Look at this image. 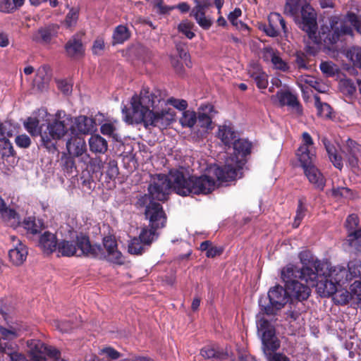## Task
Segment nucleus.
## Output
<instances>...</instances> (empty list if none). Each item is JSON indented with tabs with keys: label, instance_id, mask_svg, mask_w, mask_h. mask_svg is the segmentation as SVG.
I'll use <instances>...</instances> for the list:
<instances>
[{
	"label": "nucleus",
	"instance_id": "obj_36",
	"mask_svg": "<svg viewBox=\"0 0 361 361\" xmlns=\"http://www.w3.org/2000/svg\"><path fill=\"white\" fill-rule=\"evenodd\" d=\"M89 144L91 151L97 153L104 154L108 148L107 142L103 137H90Z\"/></svg>",
	"mask_w": 361,
	"mask_h": 361
},
{
	"label": "nucleus",
	"instance_id": "obj_43",
	"mask_svg": "<svg viewBox=\"0 0 361 361\" xmlns=\"http://www.w3.org/2000/svg\"><path fill=\"white\" fill-rule=\"evenodd\" d=\"M331 195L337 200H341L342 199H348L352 196L351 190L345 187H338L336 188H332Z\"/></svg>",
	"mask_w": 361,
	"mask_h": 361
},
{
	"label": "nucleus",
	"instance_id": "obj_41",
	"mask_svg": "<svg viewBox=\"0 0 361 361\" xmlns=\"http://www.w3.org/2000/svg\"><path fill=\"white\" fill-rule=\"evenodd\" d=\"M347 271L350 281L355 278H361V262L357 259L349 262Z\"/></svg>",
	"mask_w": 361,
	"mask_h": 361
},
{
	"label": "nucleus",
	"instance_id": "obj_20",
	"mask_svg": "<svg viewBox=\"0 0 361 361\" xmlns=\"http://www.w3.org/2000/svg\"><path fill=\"white\" fill-rule=\"evenodd\" d=\"M342 152L345 154L351 168L358 166V154L361 152V145L348 137L345 142L340 145L338 144Z\"/></svg>",
	"mask_w": 361,
	"mask_h": 361
},
{
	"label": "nucleus",
	"instance_id": "obj_21",
	"mask_svg": "<svg viewBox=\"0 0 361 361\" xmlns=\"http://www.w3.org/2000/svg\"><path fill=\"white\" fill-rule=\"evenodd\" d=\"M11 240L13 242L14 247L9 250V259L13 265H21L27 258V249L16 237L12 235Z\"/></svg>",
	"mask_w": 361,
	"mask_h": 361
},
{
	"label": "nucleus",
	"instance_id": "obj_59",
	"mask_svg": "<svg viewBox=\"0 0 361 361\" xmlns=\"http://www.w3.org/2000/svg\"><path fill=\"white\" fill-rule=\"evenodd\" d=\"M347 18L351 25L354 27L357 32L361 33V18L353 12L348 13Z\"/></svg>",
	"mask_w": 361,
	"mask_h": 361
},
{
	"label": "nucleus",
	"instance_id": "obj_5",
	"mask_svg": "<svg viewBox=\"0 0 361 361\" xmlns=\"http://www.w3.org/2000/svg\"><path fill=\"white\" fill-rule=\"evenodd\" d=\"M299 259L302 264V268H298L293 264H288L281 270V279L288 285L292 282H297V279L304 280L307 283L314 286L317 279V271L315 267L321 269L327 268L326 263L317 264V257L309 250H304L300 252Z\"/></svg>",
	"mask_w": 361,
	"mask_h": 361
},
{
	"label": "nucleus",
	"instance_id": "obj_51",
	"mask_svg": "<svg viewBox=\"0 0 361 361\" xmlns=\"http://www.w3.org/2000/svg\"><path fill=\"white\" fill-rule=\"evenodd\" d=\"M86 165H90V169L95 173H100V175H102V169L104 168V164L102 159L99 157L90 158L89 157V161L85 164Z\"/></svg>",
	"mask_w": 361,
	"mask_h": 361
},
{
	"label": "nucleus",
	"instance_id": "obj_49",
	"mask_svg": "<svg viewBox=\"0 0 361 361\" xmlns=\"http://www.w3.org/2000/svg\"><path fill=\"white\" fill-rule=\"evenodd\" d=\"M99 355H104L107 359L115 360L121 357V354L111 347H106L100 349Z\"/></svg>",
	"mask_w": 361,
	"mask_h": 361
},
{
	"label": "nucleus",
	"instance_id": "obj_1",
	"mask_svg": "<svg viewBox=\"0 0 361 361\" xmlns=\"http://www.w3.org/2000/svg\"><path fill=\"white\" fill-rule=\"evenodd\" d=\"M214 188L215 180L208 176L187 177L183 171L171 170L168 176L157 174L152 176L148 191L152 199L164 201L171 189L180 195L186 196L191 193L206 195Z\"/></svg>",
	"mask_w": 361,
	"mask_h": 361
},
{
	"label": "nucleus",
	"instance_id": "obj_19",
	"mask_svg": "<svg viewBox=\"0 0 361 361\" xmlns=\"http://www.w3.org/2000/svg\"><path fill=\"white\" fill-rule=\"evenodd\" d=\"M269 25L264 29L267 35L275 37L280 35L281 30L284 34L288 32L286 21L279 13H271L268 17Z\"/></svg>",
	"mask_w": 361,
	"mask_h": 361
},
{
	"label": "nucleus",
	"instance_id": "obj_27",
	"mask_svg": "<svg viewBox=\"0 0 361 361\" xmlns=\"http://www.w3.org/2000/svg\"><path fill=\"white\" fill-rule=\"evenodd\" d=\"M59 243L56 235L49 231H45L39 239V246L47 254L56 251Z\"/></svg>",
	"mask_w": 361,
	"mask_h": 361
},
{
	"label": "nucleus",
	"instance_id": "obj_30",
	"mask_svg": "<svg viewBox=\"0 0 361 361\" xmlns=\"http://www.w3.org/2000/svg\"><path fill=\"white\" fill-rule=\"evenodd\" d=\"M43 126L39 125V120L37 117L29 116L23 121L24 128L30 135H42Z\"/></svg>",
	"mask_w": 361,
	"mask_h": 361
},
{
	"label": "nucleus",
	"instance_id": "obj_58",
	"mask_svg": "<svg viewBox=\"0 0 361 361\" xmlns=\"http://www.w3.org/2000/svg\"><path fill=\"white\" fill-rule=\"evenodd\" d=\"M252 80L255 82L256 85L259 89L264 90L268 86V75L265 72L257 75L252 78Z\"/></svg>",
	"mask_w": 361,
	"mask_h": 361
},
{
	"label": "nucleus",
	"instance_id": "obj_61",
	"mask_svg": "<svg viewBox=\"0 0 361 361\" xmlns=\"http://www.w3.org/2000/svg\"><path fill=\"white\" fill-rule=\"evenodd\" d=\"M167 103L172 105L174 108L180 111H186L188 107V102L185 99H178L171 97L167 100Z\"/></svg>",
	"mask_w": 361,
	"mask_h": 361
},
{
	"label": "nucleus",
	"instance_id": "obj_25",
	"mask_svg": "<svg viewBox=\"0 0 361 361\" xmlns=\"http://www.w3.org/2000/svg\"><path fill=\"white\" fill-rule=\"evenodd\" d=\"M310 284L305 285L299 281L292 282L288 285L287 290L290 295V298L295 299L298 301L307 300L311 293Z\"/></svg>",
	"mask_w": 361,
	"mask_h": 361
},
{
	"label": "nucleus",
	"instance_id": "obj_26",
	"mask_svg": "<svg viewBox=\"0 0 361 361\" xmlns=\"http://www.w3.org/2000/svg\"><path fill=\"white\" fill-rule=\"evenodd\" d=\"M65 51L68 56L76 58L84 54L85 49L78 35H73L65 44Z\"/></svg>",
	"mask_w": 361,
	"mask_h": 361
},
{
	"label": "nucleus",
	"instance_id": "obj_40",
	"mask_svg": "<svg viewBox=\"0 0 361 361\" xmlns=\"http://www.w3.org/2000/svg\"><path fill=\"white\" fill-rule=\"evenodd\" d=\"M19 328L11 326L9 328L0 327V340H15L20 336Z\"/></svg>",
	"mask_w": 361,
	"mask_h": 361
},
{
	"label": "nucleus",
	"instance_id": "obj_52",
	"mask_svg": "<svg viewBox=\"0 0 361 361\" xmlns=\"http://www.w3.org/2000/svg\"><path fill=\"white\" fill-rule=\"evenodd\" d=\"M295 62L298 69L307 70L308 68L307 56L302 51H297L295 53Z\"/></svg>",
	"mask_w": 361,
	"mask_h": 361
},
{
	"label": "nucleus",
	"instance_id": "obj_60",
	"mask_svg": "<svg viewBox=\"0 0 361 361\" xmlns=\"http://www.w3.org/2000/svg\"><path fill=\"white\" fill-rule=\"evenodd\" d=\"M107 259L117 264H122L124 262L123 255L117 249L107 253Z\"/></svg>",
	"mask_w": 361,
	"mask_h": 361
},
{
	"label": "nucleus",
	"instance_id": "obj_7",
	"mask_svg": "<svg viewBox=\"0 0 361 361\" xmlns=\"http://www.w3.org/2000/svg\"><path fill=\"white\" fill-rule=\"evenodd\" d=\"M56 252L58 256L63 257L97 255V249L91 245L89 238L82 233L77 234L75 241H60Z\"/></svg>",
	"mask_w": 361,
	"mask_h": 361
},
{
	"label": "nucleus",
	"instance_id": "obj_13",
	"mask_svg": "<svg viewBox=\"0 0 361 361\" xmlns=\"http://www.w3.org/2000/svg\"><path fill=\"white\" fill-rule=\"evenodd\" d=\"M69 129L71 135H99L97 134L96 120L87 116L80 115L72 119Z\"/></svg>",
	"mask_w": 361,
	"mask_h": 361
},
{
	"label": "nucleus",
	"instance_id": "obj_47",
	"mask_svg": "<svg viewBox=\"0 0 361 361\" xmlns=\"http://www.w3.org/2000/svg\"><path fill=\"white\" fill-rule=\"evenodd\" d=\"M61 137H41L42 145L49 152H54L57 150L56 145Z\"/></svg>",
	"mask_w": 361,
	"mask_h": 361
},
{
	"label": "nucleus",
	"instance_id": "obj_22",
	"mask_svg": "<svg viewBox=\"0 0 361 361\" xmlns=\"http://www.w3.org/2000/svg\"><path fill=\"white\" fill-rule=\"evenodd\" d=\"M59 27L51 24L39 27L32 35V40L36 43L48 44L58 33Z\"/></svg>",
	"mask_w": 361,
	"mask_h": 361
},
{
	"label": "nucleus",
	"instance_id": "obj_54",
	"mask_svg": "<svg viewBox=\"0 0 361 361\" xmlns=\"http://www.w3.org/2000/svg\"><path fill=\"white\" fill-rule=\"evenodd\" d=\"M216 135H235V130L231 122L226 121L222 126H219V132Z\"/></svg>",
	"mask_w": 361,
	"mask_h": 361
},
{
	"label": "nucleus",
	"instance_id": "obj_31",
	"mask_svg": "<svg viewBox=\"0 0 361 361\" xmlns=\"http://www.w3.org/2000/svg\"><path fill=\"white\" fill-rule=\"evenodd\" d=\"M157 231L149 226H145L141 229L139 236L147 247L158 238L159 233Z\"/></svg>",
	"mask_w": 361,
	"mask_h": 361
},
{
	"label": "nucleus",
	"instance_id": "obj_53",
	"mask_svg": "<svg viewBox=\"0 0 361 361\" xmlns=\"http://www.w3.org/2000/svg\"><path fill=\"white\" fill-rule=\"evenodd\" d=\"M272 64L275 69L281 71L283 72H287L289 70V66L283 59L280 56L279 52L274 58Z\"/></svg>",
	"mask_w": 361,
	"mask_h": 361
},
{
	"label": "nucleus",
	"instance_id": "obj_42",
	"mask_svg": "<svg viewBox=\"0 0 361 361\" xmlns=\"http://www.w3.org/2000/svg\"><path fill=\"white\" fill-rule=\"evenodd\" d=\"M300 1L301 0H286L285 12L291 16L296 17L301 6Z\"/></svg>",
	"mask_w": 361,
	"mask_h": 361
},
{
	"label": "nucleus",
	"instance_id": "obj_28",
	"mask_svg": "<svg viewBox=\"0 0 361 361\" xmlns=\"http://www.w3.org/2000/svg\"><path fill=\"white\" fill-rule=\"evenodd\" d=\"M281 106L286 105L296 109L298 114H302V109L295 95L289 91H278L276 94Z\"/></svg>",
	"mask_w": 361,
	"mask_h": 361
},
{
	"label": "nucleus",
	"instance_id": "obj_46",
	"mask_svg": "<svg viewBox=\"0 0 361 361\" xmlns=\"http://www.w3.org/2000/svg\"><path fill=\"white\" fill-rule=\"evenodd\" d=\"M306 211L307 209L304 206L303 201L302 200H300L298 202V206L296 211V215L293 223V226L294 228H298L300 226L301 221L306 214Z\"/></svg>",
	"mask_w": 361,
	"mask_h": 361
},
{
	"label": "nucleus",
	"instance_id": "obj_37",
	"mask_svg": "<svg viewBox=\"0 0 361 361\" xmlns=\"http://www.w3.org/2000/svg\"><path fill=\"white\" fill-rule=\"evenodd\" d=\"M130 37V33L127 27L120 25H118L113 33V44H123Z\"/></svg>",
	"mask_w": 361,
	"mask_h": 361
},
{
	"label": "nucleus",
	"instance_id": "obj_32",
	"mask_svg": "<svg viewBox=\"0 0 361 361\" xmlns=\"http://www.w3.org/2000/svg\"><path fill=\"white\" fill-rule=\"evenodd\" d=\"M0 213L8 226L16 228L20 225V218L15 210L4 207Z\"/></svg>",
	"mask_w": 361,
	"mask_h": 361
},
{
	"label": "nucleus",
	"instance_id": "obj_15",
	"mask_svg": "<svg viewBox=\"0 0 361 361\" xmlns=\"http://www.w3.org/2000/svg\"><path fill=\"white\" fill-rule=\"evenodd\" d=\"M145 215L149 227L159 230L166 226V216L159 203L151 201L146 207Z\"/></svg>",
	"mask_w": 361,
	"mask_h": 361
},
{
	"label": "nucleus",
	"instance_id": "obj_10",
	"mask_svg": "<svg viewBox=\"0 0 361 361\" xmlns=\"http://www.w3.org/2000/svg\"><path fill=\"white\" fill-rule=\"evenodd\" d=\"M300 13V18L295 20L298 27L305 32L313 42H317L318 30L317 13L309 4H305L301 6Z\"/></svg>",
	"mask_w": 361,
	"mask_h": 361
},
{
	"label": "nucleus",
	"instance_id": "obj_63",
	"mask_svg": "<svg viewBox=\"0 0 361 361\" xmlns=\"http://www.w3.org/2000/svg\"><path fill=\"white\" fill-rule=\"evenodd\" d=\"M264 71H263L262 67L257 63H250L247 68V73L252 79L257 75H260Z\"/></svg>",
	"mask_w": 361,
	"mask_h": 361
},
{
	"label": "nucleus",
	"instance_id": "obj_50",
	"mask_svg": "<svg viewBox=\"0 0 361 361\" xmlns=\"http://www.w3.org/2000/svg\"><path fill=\"white\" fill-rule=\"evenodd\" d=\"M106 174L110 180H114L118 176V168L116 161L110 160L107 163Z\"/></svg>",
	"mask_w": 361,
	"mask_h": 361
},
{
	"label": "nucleus",
	"instance_id": "obj_44",
	"mask_svg": "<svg viewBox=\"0 0 361 361\" xmlns=\"http://www.w3.org/2000/svg\"><path fill=\"white\" fill-rule=\"evenodd\" d=\"M18 349V345L13 340H0V352L9 355V353H13Z\"/></svg>",
	"mask_w": 361,
	"mask_h": 361
},
{
	"label": "nucleus",
	"instance_id": "obj_17",
	"mask_svg": "<svg viewBox=\"0 0 361 361\" xmlns=\"http://www.w3.org/2000/svg\"><path fill=\"white\" fill-rule=\"evenodd\" d=\"M66 147L70 155L80 158L84 164L89 161L87 146L83 137H71L66 142Z\"/></svg>",
	"mask_w": 361,
	"mask_h": 361
},
{
	"label": "nucleus",
	"instance_id": "obj_6",
	"mask_svg": "<svg viewBox=\"0 0 361 361\" xmlns=\"http://www.w3.org/2000/svg\"><path fill=\"white\" fill-rule=\"evenodd\" d=\"M257 327L261 334L262 350L267 361H290L285 355L274 353L280 348L281 342L276 336L275 328L271 323L261 318L257 323Z\"/></svg>",
	"mask_w": 361,
	"mask_h": 361
},
{
	"label": "nucleus",
	"instance_id": "obj_3",
	"mask_svg": "<svg viewBox=\"0 0 361 361\" xmlns=\"http://www.w3.org/2000/svg\"><path fill=\"white\" fill-rule=\"evenodd\" d=\"M236 137H221V142L228 146V153L233 156L226 159L224 166H214L210 168L209 172L220 181L227 182L235 179L246 161V156L250 153L251 142L245 139L234 140Z\"/></svg>",
	"mask_w": 361,
	"mask_h": 361
},
{
	"label": "nucleus",
	"instance_id": "obj_12",
	"mask_svg": "<svg viewBox=\"0 0 361 361\" xmlns=\"http://www.w3.org/2000/svg\"><path fill=\"white\" fill-rule=\"evenodd\" d=\"M197 122L195 127L197 128L200 135L209 134L215 128V123L212 121V113L216 114L214 106L211 104H202L197 109Z\"/></svg>",
	"mask_w": 361,
	"mask_h": 361
},
{
	"label": "nucleus",
	"instance_id": "obj_24",
	"mask_svg": "<svg viewBox=\"0 0 361 361\" xmlns=\"http://www.w3.org/2000/svg\"><path fill=\"white\" fill-rule=\"evenodd\" d=\"M200 355L204 359H214L224 360L233 356L230 348L226 347L225 350H219L214 345H206L200 350Z\"/></svg>",
	"mask_w": 361,
	"mask_h": 361
},
{
	"label": "nucleus",
	"instance_id": "obj_62",
	"mask_svg": "<svg viewBox=\"0 0 361 361\" xmlns=\"http://www.w3.org/2000/svg\"><path fill=\"white\" fill-rule=\"evenodd\" d=\"M43 353H45L49 357L52 358L54 361L61 358L60 350L51 345H46Z\"/></svg>",
	"mask_w": 361,
	"mask_h": 361
},
{
	"label": "nucleus",
	"instance_id": "obj_23",
	"mask_svg": "<svg viewBox=\"0 0 361 361\" xmlns=\"http://www.w3.org/2000/svg\"><path fill=\"white\" fill-rule=\"evenodd\" d=\"M305 176L314 188L323 190L326 185V178L315 164L302 169Z\"/></svg>",
	"mask_w": 361,
	"mask_h": 361
},
{
	"label": "nucleus",
	"instance_id": "obj_9",
	"mask_svg": "<svg viewBox=\"0 0 361 361\" xmlns=\"http://www.w3.org/2000/svg\"><path fill=\"white\" fill-rule=\"evenodd\" d=\"M350 26L343 22H338L336 18L330 20L329 25H322L317 35V41L313 42L319 44L323 42L326 45L336 44L344 35H353Z\"/></svg>",
	"mask_w": 361,
	"mask_h": 361
},
{
	"label": "nucleus",
	"instance_id": "obj_18",
	"mask_svg": "<svg viewBox=\"0 0 361 361\" xmlns=\"http://www.w3.org/2000/svg\"><path fill=\"white\" fill-rule=\"evenodd\" d=\"M358 226V218L356 214H350L346 219L345 226L349 231L347 241L349 245L356 250H361V229L355 230Z\"/></svg>",
	"mask_w": 361,
	"mask_h": 361
},
{
	"label": "nucleus",
	"instance_id": "obj_64",
	"mask_svg": "<svg viewBox=\"0 0 361 361\" xmlns=\"http://www.w3.org/2000/svg\"><path fill=\"white\" fill-rule=\"evenodd\" d=\"M350 59L353 62V64L358 67L361 68V48L355 47L353 48L350 51Z\"/></svg>",
	"mask_w": 361,
	"mask_h": 361
},
{
	"label": "nucleus",
	"instance_id": "obj_29",
	"mask_svg": "<svg viewBox=\"0 0 361 361\" xmlns=\"http://www.w3.org/2000/svg\"><path fill=\"white\" fill-rule=\"evenodd\" d=\"M322 142L329 154L330 161L336 168L341 170L343 168V161L342 157L337 154L336 148L331 144V142L326 137H324Z\"/></svg>",
	"mask_w": 361,
	"mask_h": 361
},
{
	"label": "nucleus",
	"instance_id": "obj_33",
	"mask_svg": "<svg viewBox=\"0 0 361 361\" xmlns=\"http://www.w3.org/2000/svg\"><path fill=\"white\" fill-rule=\"evenodd\" d=\"M314 99L317 116L324 118H331V106L326 102H322L317 94L314 95Z\"/></svg>",
	"mask_w": 361,
	"mask_h": 361
},
{
	"label": "nucleus",
	"instance_id": "obj_35",
	"mask_svg": "<svg viewBox=\"0 0 361 361\" xmlns=\"http://www.w3.org/2000/svg\"><path fill=\"white\" fill-rule=\"evenodd\" d=\"M23 226L28 233L36 234L42 231L43 224L41 220L36 219L34 216H29L24 219Z\"/></svg>",
	"mask_w": 361,
	"mask_h": 361
},
{
	"label": "nucleus",
	"instance_id": "obj_39",
	"mask_svg": "<svg viewBox=\"0 0 361 361\" xmlns=\"http://www.w3.org/2000/svg\"><path fill=\"white\" fill-rule=\"evenodd\" d=\"M147 245L141 241L140 236L133 238L128 244V252L133 255H142L147 249Z\"/></svg>",
	"mask_w": 361,
	"mask_h": 361
},
{
	"label": "nucleus",
	"instance_id": "obj_8",
	"mask_svg": "<svg viewBox=\"0 0 361 361\" xmlns=\"http://www.w3.org/2000/svg\"><path fill=\"white\" fill-rule=\"evenodd\" d=\"M268 298L269 302L266 303V299L261 298L259 300V305L260 307L261 312L257 315V321L259 319L264 318L261 316V313L266 314L267 315H275L277 312L282 309L288 302L290 295L287 288H283L280 285H276L271 288L268 292Z\"/></svg>",
	"mask_w": 361,
	"mask_h": 361
},
{
	"label": "nucleus",
	"instance_id": "obj_57",
	"mask_svg": "<svg viewBox=\"0 0 361 361\" xmlns=\"http://www.w3.org/2000/svg\"><path fill=\"white\" fill-rule=\"evenodd\" d=\"M278 52V50L271 47H265L262 50V59L266 62L271 61L272 63L274 58Z\"/></svg>",
	"mask_w": 361,
	"mask_h": 361
},
{
	"label": "nucleus",
	"instance_id": "obj_14",
	"mask_svg": "<svg viewBox=\"0 0 361 361\" xmlns=\"http://www.w3.org/2000/svg\"><path fill=\"white\" fill-rule=\"evenodd\" d=\"M296 157L302 169L315 164L316 148L311 137H302V142L296 152Z\"/></svg>",
	"mask_w": 361,
	"mask_h": 361
},
{
	"label": "nucleus",
	"instance_id": "obj_4",
	"mask_svg": "<svg viewBox=\"0 0 361 361\" xmlns=\"http://www.w3.org/2000/svg\"><path fill=\"white\" fill-rule=\"evenodd\" d=\"M317 264L326 263L327 268L315 267L317 273L314 286L322 297H329L337 291L338 286H343L350 281L347 269L343 266L332 267L328 260H319Z\"/></svg>",
	"mask_w": 361,
	"mask_h": 361
},
{
	"label": "nucleus",
	"instance_id": "obj_11",
	"mask_svg": "<svg viewBox=\"0 0 361 361\" xmlns=\"http://www.w3.org/2000/svg\"><path fill=\"white\" fill-rule=\"evenodd\" d=\"M195 6L192 10V16L195 18L197 24L204 30H209L212 20L205 16L206 10L214 4L218 9V13L221 14V9L224 4V0H193Z\"/></svg>",
	"mask_w": 361,
	"mask_h": 361
},
{
	"label": "nucleus",
	"instance_id": "obj_55",
	"mask_svg": "<svg viewBox=\"0 0 361 361\" xmlns=\"http://www.w3.org/2000/svg\"><path fill=\"white\" fill-rule=\"evenodd\" d=\"M150 2L154 7L159 9V13L160 14H166L169 13L171 11L174 9V7H169V6H165L163 4L164 0H147Z\"/></svg>",
	"mask_w": 361,
	"mask_h": 361
},
{
	"label": "nucleus",
	"instance_id": "obj_45",
	"mask_svg": "<svg viewBox=\"0 0 361 361\" xmlns=\"http://www.w3.org/2000/svg\"><path fill=\"white\" fill-rule=\"evenodd\" d=\"M194 25L189 21L181 22L178 27V31L182 32L185 37L190 39H192L195 35L192 31Z\"/></svg>",
	"mask_w": 361,
	"mask_h": 361
},
{
	"label": "nucleus",
	"instance_id": "obj_38",
	"mask_svg": "<svg viewBox=\"0 0 361 361\" xmlns=\"http://www.w3.org/2000/svg\"><path fill=\"white\" fill-rule=\"evenodd\" d=\"M29 356L39 355L44 353L46 344L39 339H30L26 342Z\"/></svg>",
	"mask_w": 361,
	"mask_h": 361
},
{
	"label": "nucleus",
	"instance_id": "obj_2",
	"mask_svg": "<svg viewBox=\"0 0 361 361\" xmlns=\"http://www.w3.org/2000/svg\"><path fill=\"white\" fill-rule=\"evenodd\" d=\"M157 102L164 103V100L149 92V89L143 88L139 97H132L131 111L126 106L122 109L125 121L129 124L143 123L146 128L153 126L166 129L175 121L176 112L171 108L157 111Z\"/></svg>",
	"mask_w": 361,
	"mask_h": 361
},
{
	"label": "nucleus",
	"instance_id": "obj_16",
	"mask_svg": "<svg viewBox=\"0 0 361 361\" xmlns=\"http://www.w3.org/2000/svg\"><path fill=\"white\" fill-rule=\"evenodd\" d=\"M62 112L58 111L54 118L49 120L47 123V130L49 135H66L68 130L71 123H72V117L71 115H66L63 112V116H61Z\"/></svg>",
	"mask_w": 361,
	"mask_h": 361
},
{
	"label": "nucleus",
	"instance_id": "obj_34",
	"mask_svg": "<svg viewBox=\"0 0 361 361\" xmlns=\"http://www.w3.org/2000/svg\"><path fill=\"white\" fill-rule=\"evenodd\" d=\"M197 112L191 110H186L182 112L179 118V123L183 128L193 129L197 122Z\"/></svg>",
	"mask_w": 361,
	"mask_h": 361
},
{
	"label": "nucleus",
	"instance_id": "obj_56",
	"mask_svg": "<svg viewBox=\"0 0 361 361\" xmlns=\"http://www.w3.org/2000/svg\"><path fill=\"white\" fill-rule=\"evenodd\" d=\"M321 71L327 77L334 76L336 73L334 64L331 61H323L319 66Z\"/></svg>",
	"mask_w": 361,
	"mask_h": 361
},
{
	"label": "nucleus",
	"instance_id": "obj_48",
	"mask_svg": "<svg viewBox=\"0 0 361 361\" xmlns=\"http://www.w3.org/2000/svg\"><path fill=\"white\" fill-rule=\"evenodd\" d=\"M352 300L361 304V281H356L350 286Z\"/></svg>",
	"mask_w": 361,
	"mask_h": 361
}]
</instances>
